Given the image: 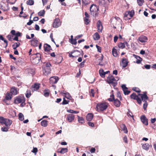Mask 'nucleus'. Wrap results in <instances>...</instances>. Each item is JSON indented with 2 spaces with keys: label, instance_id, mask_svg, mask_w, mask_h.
Here are the masks:
<instances>
[{
  "label": "nucleus",
  "instance_id": "obj_62",
  "mask_svg": "<svg viewBox=\"0 0 156 156\" xmlns=\"http://www.w3.org/2000/svg\"><path fill=\"white\" fill-rule=\"evenodd\" d=\"M88 125L91 127H93L94 126V125L93 122H89L88 123Z\"/></svg>",
  "mask_w": 156,
  "mask_h": 156
},
{
  "label": "nucleus",
  "instance_id": "obj_51",
  "mask_svg": "<svg viewBox=\"0 0 156 156\" xmlns=\"http://www.w3.org/2000/svg\"><path fill=\"white\" fill-rule=\"evenodd\" d=\"M111 98L108 99V100L110 101H113L115 99L114 96L113 94L110 96Z\"/></svg>",
  "mask_w": 156,
  "mask_h": 156
},
{
  "label": "nucleus",
  "instance_id": "obj_53",
  "mask_svg": "<svg viewBox=\"0 0 156 156\" xmlns=\"http://www.w3.org/2000/svg\"><path fill=\"white\" fill-rule=\"evenodd\" d=\"M69 41L72 44L76 45L77 44V41L76 39H72L71 40H69Z\"/></svg>",
  "mask_w": 156,
  "mask_h": 156
},
{
  "label": "nucleus",
  "instance_id": "obj_63",
  "mask_svg": "<svg viewBox=\"0 0 156 156\" xmlns=\"http://www.w3.org/2000/svg\"><path fill=\"white\" fill-rule=\"evenodd\" d=\"M122 88V89L123 91L126 89H128L127 87L125 85H122L121 86Z\"/></svg>",
  "mask_w": 156,
  "mask_h": 156
},
{
  "label": "nucleus",
  "instance_id": "obj_18",
  "mask_svg": "<svg viewBox=\"0 0 156 156\" xmlns=\"http://www.w3.org/2000/svg\"><path fill=\"white\" fill-rule=\"evenodd\" d=\"M138 40L141 42L144 43L147 41V38L146 36L141 35L138 38Z\"/></svg>",
  "mask_w": 156,
  "mask_h": 156
},
{
  "label": "nucleus",
  "instance_id": "obj_36",
  "mask_svg": "<svg viewBox=\"0 0 156 156\" xmlns=\"http://www.w3.org/2000/svg\"><path fill=\"white\" fill-rule=\"evenodd\" d=\"M68 149L67 148H62L60 151H58V153H60L61 154H64L68 152Z\"/></svg>",
  "mask_w": 156,
  "mask_h": 156
},
{
  "label": "nucleus",
  "instance_id": "obj_40",
  "mask_svg": "<svg viewBox=\"0 0 156 156\" xmlns=\"http://www.w3.org/2000/svg\"><path fill=\"white\" fill-rule=\"evenodd\" d=\"M112 52V54L114 56L116 57L117 56V50L114 48H113Z\"/></svg>",
  "mask_w": 156,
  "mask_h": 156
},
{
  "label": "nucleus",
  "instance_id": "obj_14",
  "mask_svg": "<svg viewBox=\"0 0 156 156\" xmlns=\"http://www.w3.org/2000/svg\"><path fill=\"white\" fill-rule=\"evenodd\" d=\"M40 84L37 83H35L34 84L32 85L30 89L32 91L37 90L40 88Z\"/></svg>",
  "mask_w": 156,
  "mask_h": 156
},
{
  "label": "nucleus",
  "instance_id": "obj_10",
  "mask_svg": "<svg viewBox=\"0 0 156 156\" xmlns=\"http://www.w3.org/2000/svg\"><path fill=\"white\" fill-rule=\"evenodd\" d=\"M12 98V95L10 92H7L5 94V98L4 99L3 101L7 105H9V104L7 103V101L10 100Z\"/></svg>",
  "mask_w": 156,
  "mask_h": 156
},
{
  "label": "nucleus",
  "instance_id": "obj_56",
  "mask_svg": "<svg viewBox=\"0 0 156 156\" xmlns=\"http://www.w3.org/2000/svg\"><path fill=\"white\" fill-rule=\"evenodd\" d=\"M69 102V101H67L65 99V98H63V101L62 102V105H66L68 104Z\"/></svg>",
  "mask_w": 156,
  "mask_h": 156
},
{
  "label": "nucleus",
  "instance_id": "obj_24",
  "mask_svg": "<svg viewBox=\"0 0 156 156\" xmlns=\"http://www.w3.org/2000/svg\"><path fill=\"white\" fill-rule=\"evenodd\" d=\"M94 115L92 113H88L86 116V119L87 121H91L93 118Z\"/></svg>",
  "mask_w": 156,
  "mask_h": 156
},
{
  "label": "nucleus",
  "instance_id": "obj_28",
  "mask_svg": "<svg viewBox=\"0 0 156 156\" xmlns=\"http://www.w3.org/2000/svg\"><path fill=\"white\" fill-rule=\"evenodd\" d=\"M114 105L116 107H119L120 105V101L118 99H115L113 101Z\"/></svg>",
  "mask_w": 156,
  "mask_h": 156
},
{
  "label": "nucleus",
  "instance_id": "obj_50",
  "mask_svg": "<svg viewBox=\"0 0 156 156\" xmlns=\"http://www.w3.org/2000/svg\"><path fill=\"white\" fill-rule=\"evenodd\" d=\"M137 3L139 5L141 6L144 2V0H137Z\"/></svg>",
  "mask_w": 156,
  "mask_h": 156
},
{
  "label": "nucleus",
  "instance_id": "obj_4",
  "mask_svg": "<svg viewBox=\"0 0 156 156\" xmlns=\"http://www.w3.org/2000/svg\"><path fill=\"white\" fill-rule=\"evenodd\" d=\"M107 81L109 84H111L113 87L116 86L117 83L116 79L112 75H109L107 77Z\"/></svg>",
  "mask_w": 156,
  "mask_h": 156
},
{
  "label": "nucleus",
  "instance_id": "obj_45",
  "mask_svg": "<svg viewBox=\"0 0 156 156\" xmlns=\"http://www.w3.org/2000/svg\"><path fill=\"white\" fill-rule=\"evenodd\" d=\"M64 94L66 95L65 96V97L66 98L69 100H71L72 99V97L69 93H65Z\"/></svg>",
  "mask_w": 156,
  "mask_h": 156
},
{
  "label": "nucleus",
  "instance_id": "obj_37",
  "mask_svg": "<svg viewBox=\"0 0 156 156\" xmlns=\"http://www.w3.org/2000/svg\"><path fill=\"white\" fill-rule=\"evenodd\" d=\"M99 73L101 77H105V72L102 69H101L99 70Z\"/></svg>",
  "mask_w": 156,
  "mask_h": 156
},
{
  "label": "nucleus",
  "instance_id": "obj_60",
  "mask_svg": "<svg viewBox=\"0 0 156 156\" xmlns=\"http://www.w3.org/2000/svg\"><path fill=\"white\" fill-rule=\"evenodd\" d=\"M96 47L98 49V51L99 52H101V47L97 45H96Z\"/></svg>",
  "mask_w": 156,
  "mask_h": 156
},
{
  "label": "nucleus",
  "instance_id": "obj_57",
  "mask_svg": "<svg viewBox=\"0 0 156 156\" xmlns=\"http://www.w3.org/2000/svg\"><path fill=\"white\" fill-rule=\"evenodd\" d=\"M123 92L125 95H127L129 94L130 92V90H128V89H126L123 90Z\"/></svg>",
  "mask_w": 156,
  "mask_h": 156
},
{
  "label": "nucleus",
  "instance_id": "obj_47",
  "mask_svg": "<svg viewBox=\"0 0 156 156\" xmlns=\"http://www.w3.org/2000/svg\"><path fill=\"white\" fill-rule=\"evenodd\" d=\"M84 20L85 23L86 25L89 24V23L90 22V21L89 19V18L84 17Z\"/></svg>",
  "mask_w": 156,
  "mask_h": 156
},
{
  "label": "nucleus",
  "instance_id": "obj_17",
  "mask_svg": "<svg viewBox=\"0 0 156 156\" xmlns=\"http://www.w3.org/2000/svg\"><path fill=\"white\" fill-rule=\"evenodd\" d=\"M56 63L58 64L60 63L62 60L63 58L62 56L60 54H57L56 55Z\"/></svg>",
  "mask_w": 156,
  "mask_h": 156
},
{
  "label": "nucleus",
  "instance_id": "obj_6",
  "mask_svg": "<svg viewBox=\"0 0 156 156\" xmlns=\"http://www.w3.org/2000/svg\"><path fill=\"white\" fill-rule=\"evenodd\" d=\"M0 123L2 124H5L6 126H9L12 123L11 120L8 119L4 118L3 117L0 116Z\"/></svg>",
  "mask_w": 156,
  "mask_h": 156
},
{
  "label": "nucleus",
  "instance_id": "obj_22",
  "mask_svg": "<svg viewBox=\"0 0 156 156\" xmlns=\"http://www.w3.org/2000/svg\"><path fill=\"white\" fill-rule=\"evenodd\" d=\"M122 66L123 68L126 67L128 65V59L125 58H123L122 60Z\"/></svg>",
  "mask_w": 156,
  "mask_h": 156
},
{
  "label": "nucleus",
  "instance_id": "obj_31",
  "mask_svg": "<svg viewBox=\"0 0 156 156\" xmlns=\"http://www.w3.org/2000/svg\"><path fill=\"white\" fill-rule=\"evenodd\" d=\"M73 55L74 57H76L78 56L79 55H80V51H78V50H74L73 51Z\"/></svg>",
  "mask_w": 156,
  "mask_h": 156
},
{
  "label": "nucleus",
  "instance_id": "obj_9",
  "mask_svg": "<svg viewBox=\"0 0 156 156\" xmlns=\"http://www.w3.org/2000/svg\"><path fill=\"white\" fill-rule=\"evenodd\" d=\"M66 120L69 122H72L74 119L75 115L72 114H69L65 115Z\"/></svg>",
  "mask_w": 156,
  "mask_h": 156
},
{
  "label": "nucleus",
  "instance_id": "obj_3",
  "mask_svg": "<svg viewBox=\"0 0 156 156\" xmlns=\"http://www.w3.org/2000/svg\"><path fill=\"white\" fill-rule=\"evenodd\" d=\"M108 107V105L106 103H99L97 104L96 107V111L101 112L105 110Z\"/></svg>",
  "mask_w": 156,
  "mask_h": 156
},
{
  "label": "nucleus",
  "instance_id": "obj_42",
  "mask_svg": "<svg viewBox=\"0 0 156 156\" xmlns=\"http://www.w3.org/2000/svg\"><path fill=\"white\" fill-rule=\"evenodd\" d=\"M129 13L128 11H126L124 14V18L125 20H129L128 17H129Z\"/></svg>",
  "mask_w": 156,
  "mask_h": 156
},
{
  "label": "nucleus",
  "instance_id": "obj_29",
  "mask_svg": "<svg viewBox=\"0 0 156 156\" xmlns=\"http://www.w3.org/2000/svg\"><path fill=\"white\" fill-rule=\"evenodd\" d=\"M26 70L28 73L33 75L34 74L35 70L34 69L28 68Z\"/></svg>",
  "mask_w": 156,
  "mask_h": 156
},
{
  "label": "nucleus",
  "instance_id": "obj_44",
  "mask_svg": "<svg viewBox=\"0 0 156 156\" xmlns=\"http://www.w3.org/2000/svg\"><path fill=\"white\" fill-rule=\"evenodd\" d=\"M26 3L28 5H33L34 4V1L33 0H28L27 1Z\"/></svg>",
  "mask_w": 156,
  "mask_h": 156
},
{
  "label": "nucleus",
  "instance_id": "obj_15",
  "mask_svg": "<svg viewBox=\"0 0 156 156\" xmlns=\"http://www.w3.org/2000/svg\"><path fill=\"white\" fill-rule=\"evenodd\" d=\"M98 31L99 32H101L103 29V26L101 22L99 20L97 23Z\"/></svg>",
  "mask_w": 156,
  "mask_h": 156
},
{
  "label": "nucleus",
  "instance_id": "obj_54",
  "mask_svg": "<svg viewBox=\"0 0 156 156\" xmlns=\"http://www.w3.org/2000/svg\"><path fill=\"white\" fill-rule=\"evenodd\" d=\"M117 97L118 98H119L120 100L122 101V98L121 96V93L120 91H118L117 93Z\"/></svg>",
  "mask_w": 156,
  "mask_h": 156
},
{
  "label": "nucleus",
  "instance_id": "obj_38",
  "mask_svg": "<svg viewBox=\"0 0 156 156\" xmlns=\"http://www.w3.org/2000/svg\"><path fill=\"white\" fill-rule=\"evenodd\" d=\"M128 12L129 13V17H128L129 20L133 16L134 11V10H132L131 11H128Z\"/></svg>",
  "mask_w": 156,
  "mask_h": 156
},
{
  "label": "nucleus",
  "instance_id": "obj_2",
  "mask_svg": "<svg viewBox=\"0 0 156 156\" xmlns=\"http://www.w3.org/2000/svg\"><path fill=\"white\" fill-rule=\"evenodd\" d=\"M25 98L23 96H19L14 98V103L17 104L21 103L20 106L23 107L25 105Z\"/></svg>",
  "mask_w": 156,
  "mask_h": 156
},
{
  "label": "nucleus",
  "instance_id": "obj_1",
  "mask_svg": "<svg viewBox=\"0 0 156 156\" xmlns=\"http://www.w3.org/2000/svg\"><path fill=\"white\" fill-rule=\"evenodd\" d=\"M114 29L121 30L122 27V21L120 18L117 17L112 18L111 22Z\"/></svg>",
  "mask_w": 156,
  "mask_h": 156
},
{
  "label": "nucleus",
  "instance_id": "obj_34",
  "mask_svg": "<svg viewBox=\"0 0 156 156\" xmlns=\"http://www.w3.org/2000/svg\"><path fill=\"white\" fill-rule=\"evenodd\" d=\"M149 145L148 144H145L142 146V147L144 149L147 151L149 150Z\"/></svg>",
  "mask_w": 156,
  "mask_h": 156
},
{
  "label": "nucleus",
  "instance_id": "obj_13",
  "mask_svg": "<svg viewBox=\"0 0 156 156\" xmlns=\"http://www.w3.org/2000/svg\"><path fill=\"white\" fill-rule=\"evenodd\" d=\"M31 45L34 47H37L38 46L39 42L36 38H34L30 41Z\"/></svg>",
  "mask_w": 156,
  "mask_h": 156
},
{
  "label": "nucleus",
  "instance_id": "obj_55",
  "mask_svg": "<svg viewBox=\"0 0 156 156\" xmlns=\"http://www.w3.org/2000/svg\"><path fill=\"white\" fill-rule=\"evenodd\" d=\"M13 37L12 35H8L7 37L9 40L11 41L13 40Z\"/></svg>",
  "mask_w": 156,
  "mask_h": 156
},
{
  "label": "nucleus",
  "instance_id": "obj_32",
  "mask_svg": "<svg viewBox=\"0 0 156 156\" xmlns=\"http://www.w3.org/2000/svg\"><path fill=\"white\" fill-rule=\"evenodd\" d=\"M50 93V91L48 89H45L43 91L44 95L45 97L49 96Z\"/></svg>",
  "mask_w": 156,
  "mask_h": 156
},
{
  "label": "nucleus",
  "instance_id": "obj_5",
  "mask_svg": "<svg viewBox=\"0 0 156 156\" xmlns=\"http://www.w3.org/2000/svg\"><path fill=\"white\" fill-rule=\"evenodd\" d=\"M90 9L91 15L95 16H97L99 8L97 5L92 4L90 6Z\"/></svg>",
  "mask_w": 156,
  "mask_h": 156
},
{
  "label": "nucleus",
  "instance_id": "obj_48",
  "mask_svg": "<svg viewBox=\"0 0 156 156\" xmlns=\"http://www.w3.org/2000/svg\"><path fill=\"white\" fill-rule=\"evenodd\" d=\"M31 95V91L30 90H27L26 93V96L27 98H29Z\"/></svg>",
  "mask_w": 156,
  "mask_h": 156
},
{
  "label": "nucleus",
  "instance_id": "obj_61",
  "mask_svg": "<svg viewBox=\"0 0 156 156\" xmlns=\"http://www.w3.org/2000/svg\"><path fill=\"white\" fill-rule=\"evenodd\" d=\"M148 105L147 103H144L143 105V108L144 110H146V108L147 107Z\"/></svg>",
  "mask_w": 156,
  "mask_h": 156
},
{
  "label": "nucleus",
  "instance_id": "obj_41",
  "mask_svg": "<svg viewBox=\"0 0 156 156\" xmlns=\"http://www.w3.org/2000/svg\"><path fill=\"white\" fill-rule=\"evenodd\" d=\"M19 119L20 121H23L24 119V116L23 114L21 113H19L18 115Z\"/></svg>",
  "mask_w": 156,
  "mask_h": 156
},
{
  "label": "nucleus",
  "instance_id": "obj_52",
  "mask_svg": "<svg viewBox=\"0 0 156 156\" xmlns=\"http://www.w3.org/2000/svg\"><path fill=\"white\" fill-rule=\"evenodd\" d=\"M132 90L137 93H140L141 92L140 90L138 87H134L132 88Z\"/></svg>",
  "mask_w": 156,
  "mask_h": 156
},
{
  "label": "nucleus",
  "instance_id": "obj_30",
  "mask_svg": "<svg viewBox=\"0 0 156 156\" xmlns=\"http://www.w3.org/2000/svg\"><path fill=\"white\" fill-rule=\"evenodd\" d=\"M93 39L95 40H98L100 39V36L98 32H96L93 36Z\"/></svg>",
  "mask_w": 156,
  "mask_h": 156
},
{
  "label": "nucleus",
  "instance_id": "obj_12",
  "mask_svg": "<svg viewBox=\"0 0 156 156\" xmlns=\"http://www.w3.org/2000/svg\"><path fill=\"white\" fill-rule=\"evenodd\" d=\"M50 84L56 83L59 80V78L57 76H53L51 77L50 78Z\"/></svg>",
  "mask_w": 156,
  "mask_h": 156
},
{
  "label": "nucleus",
  "instance_id": "obj_21",
  "mask_svg": "<svg viewBox=\"0 0 156 156\" xmlns=\"http://www.w3.org/2000/svg\"><path fill=\"white\" fill-rule=\"evenodd\" d=\"M120 127L121 129V130L123 131H124V133H127L128 130L126 126L124 124L122 123L120 124Z\"/></svg>",
  "mask_w": 156,
  "mask_h": 156
},
{
  "label": "nucleus",
  "instance_id": "obj_19",
  "mask_svg": "<svg viewBox=\"0 0 156 156\" xmlns=\"http://www.w3.org/2000/svg\"><path fill=\"white\" fill-rule=\"evenodd\" d=\"M35 55L36 56L34 59V60L36 61V60H37V61L36 62V63L37 64L38 63L40 62V60H41V55L39 53H37Z\"/></svg>",
  "mask_w": 156,
  "mask_h": 156
},
{
  "label": "nucleus",
  "instance_id": "obj_27",
  "mask_svg": "<svg viewBox=\"0 0 156 156\" xmlns=\"http://www.w3.org/2000/svg\"><path fill=\"white\" fill-rule=\"evenodd\" d=\"M138 95L141 96L142 100L144 99L148 100V97L146 95V93H144V94H139Z\"/></svg>",
  "mask_w": 156,
  "mask_h": 156
},
{
  "label": "nucleus",
  "instance_id": "obj_43",
  "mask_svg": "<svg viewBox=\"0 0 156 156\" xmlns=\"http://www.w3.org/2000/svg\"><path fill=\"white\" fill-rule=\"evenodd\" d=\"M45 13V11L44 10H41L38 13V15L40 16H44Z\"/></svg>",
  "mask_w": 156,
  "mask_h": 156
},
{
  "label": "nucleus",
  "instance_id": "obj_23",
  "mask_svg": "<svg viewBox=\"0 0 156 156\" xmlns=\"http://www.w3.org/2000/svg\"><path fill=\"white\" fill-rule=\"evenodd\" d=\"M44 50L45 51H49L51 50V47L50 45L47 44H45L44 46Z\"/></svg>",
  "mask_w": 156,
  "mask_h": 156
},
{
  "label": "nucleus",
  "instance_id": "obj_25",
  "mask_svg": "<svg viewBox=\"0 0 156 156\" xmlns=\"http://www.w3.org/2000/svg\"><path fill=\"white\" fill-rule=\"evenodd\" d=\"M82 7L87 6L90 3V0H82Z\"/></svg>",
  "mask_w": 156,
  "mask_h": 156
},
{
  "label": "nucleus",
  "instance_id": "obj_58",
  "mask_svg": "<svg viewBox=\"0 0 156 156\" xmlns=\"http://www.w3.org/2000/svg\"><path fill=\"white\" fill-rule=\"evenodd\" d=\"M127 115L128 116H130L133 119H134V116L133 115L132 113L130 111H129V112H127Z\"/></svg>",
  "mask_w": 156,
  "mask_h": 156
},
{
  "label": "nucleus",
  "instance_id": "obj_35",
  "mask_svg": "<svg viewBox=\"0 0 156 156\" xmlns=\"http://www.w3.org/2000/svg\"><path fill=\"white\" fill-rule=\"evenodd\" d=\"M48 121L45 120H42L41 122V125L44 127H46L48 125Z\"/></svg>",
  "mask_w": 156,
  "mask_h": 156
},
{
  "label": "nucleus",
  "instance_id": "obj_39",
  "mask_svg": "<svg viewBox=\"0 0 156 156\" xmlns=\"http://www.w3.org/2000/svg\"><path fill=\"white\" fill-rule=\"evenodd\" d=\"M78 117V120L79 122L83 123L84 122V119L82 117L79 116L77 115Z\"/></svg>",
  "mask_w": 156,
  "mask_h": 156
},
{
  "label": "nucleus",
  "instance_id": "obj_7",
  "mask_svg": "<svg viewBox=\"0 0 156 156\" xmlns=\"http://www.w3.org/2000/svg\"><path fill=\"white\" fill-rule=\"evenodd\" d=\"M51 65L50 63H46L43 68V71L44 73H45L46 74H48V73H49L51 70Z\"/></svg>",
  "mask_w": 156,
  "mask_h": 156
},
{
  "label": "nucleus",
  "instance_id": "obj_64",
  "mask_svg": "<svg viewBox=\"0 0 156 156\" xmlns=\"http://www.w3.org/2000/svg\"><path fill=\"white\" fill-rule=\"evenodd\" d=\"M73 51H71V52H69L68 53L69 54V55L70 57H74L73 55Z\"/></svg>",
  "mask_w": 156,
  "mask_h": 156
},
{
  "label": "nucleus",
  "instance_id": "obj_16",
  "mask_svg": "<svg viewBox=\"0 0 156 156\" xmlns=\"http://www.w3.org/2000/svg\"><path fill=\"white\" fill-rule=\"evenodd\" d=\"M140 119L143 123L145 125L147 126L148 125V119L145 115H142L140 117Z\"/></svg>",
  "mask_w": 156,
  "mask_h": 156
},
{
  "label": "nucleus",
  "instance_id": "obj_26",
  "mask_svg": "<svg viewBox=\"0 0 156 156\" xmlns=\"http://www.w3.org/2000/svg\"><path fill=\"white\" fill-rule=\"evenodd\" d=\"M135 58L136 59V63L137 64H140L141 62L142 59L139 56L134 55Z\"/></svg>",
  "mask_w": 156,
  "mask_h": 156
},
{
  "label": "nucleus",
  "instance_id": "obj_33",
  "mask_svg": "<svg viewBox=\"0 0 156 156\" xmlns=\"http://www.w3.org/2000/svg\"><path fill=\"white\" fill-rule=\"evenodd\" d=\"M20 44L19 42H15L12 45V47L14 50L16 49L20 45Z\"/></svg>",
  "mask_w": 156,
  "mask_h": 156
},
{
  "label": "nucleus",
  "instance_id": "obj_59",
  "mask_svg": "<svg viewBox=\"0 0 156 156\" xmlns=\"http://www.w3.org/2000/svg\"><path fill=\"white\" fill-rule=\"evenodd\" d=\"M90 95L94 97V91L93 89H91L90 92Z\"/></svg>",
  "mask_w": 156,
  "mask_h": 156
},
{
  "label": "nucleus",
  "instance_id": "obj_46",
  "mask_svg": "<svg viewBox=\"0 0 156 156\" xmlns=\"http://www.w3.org/2000/svg\"><path fill=\"white\" fill-rule=\"evenodd\" d=\"M67 112L71 113V114H77L79 112L77 111H74L71 109L67 110Z\"/></svg>",
  "mask_w": 156,
  "mask_h": 156
},
{
  "label": "nucleus",
  "instance_id": "obj_8",
  "mask_svg": "<svg viewBox=\"0 0 156 156\" xmlns=\"http://www.w3.org/2000/svg\"><path fill=\"white\" fill-rule=\"evenodd\" d=\"M130 97L131 99L136 100L139 104H141L142 103L141 100L138 97V95H136V93H133L130 95Z\"/></svg>",
  "mask_w": 156,
  "mask_h": 156
},
{
  "label": "nucleus",
  "instance_id": "obj_11",
  "mask_svg": "<svg viewBox=\"0 0 156 156\" xmlns=\"http://www.w3.org/2000/svg\"><path fill=\"white\" fill-rule=\"evenodd\" d=\"M61 23L60 20L58 18H56L54 20L53 27L54 28H57L60 26Z\"/></svg>",
  "mask_w": 156,
  "mask_h": 156
},
{
  "label": "nucleus",
  "instance_id": "obj_20",
  "mask_svg": "<svg viewBox=\"0 0 156 156\" xmlns=\"http://www.w3.org/2000/svg\"><path fill=\"white\" fill-rule=\"evenodd\" d=\"M11 92H10L12 94L16 95L18 93L17 89L15 87H13L11 88Z\"/></svg>",
  "mask_w": 156,
  "mask_h": 156
},
{
  "label": "nucleus",
  "instance_id": "obj_49",
  "mask_svg": "<svg viewBox=\"0 0 156 156\" xmlns=\"http://www.w3.org/2000/svg\"><path fill=\"white\" fill-rule=\"evenodd\" d=\"M118 47L119 48L122 49L124 48H125V45L124 43H120L118 45Z\"/></svg>",
  "mask_w": 156,
  "mask_h": 156
}]
</instances>
